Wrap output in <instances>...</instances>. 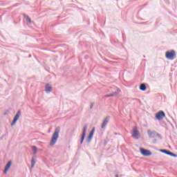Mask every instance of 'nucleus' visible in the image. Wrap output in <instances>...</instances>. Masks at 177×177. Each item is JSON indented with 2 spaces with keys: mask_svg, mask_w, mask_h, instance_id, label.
Returning a JSON list of instances; mask_svg holds the SVG:
<instances>
[{
  "mask_svg": "<svg viewBox=\"0 0 177 177\" xmlns=\"http://www.w3.org/2000/svg\"><path fill=\"white\" fill-rule=\"evenodd\" d=\"M147 134L149 136V138H156V136H157L160 139H162L161 134L158 133L156 131H151V130H147Z\"/></svg>",
  "mask_w": 177,
  "mask_h": 177,
  "instance_id": "obj_3",
  "label": "nucleus"
},
{
  "mask_svg": "<svg viewBox=\"0 0 177 177\" xmlns=\"http://www.w3.org/2000/svg\"><path fill=\"white\" fill-rule=\"evenodd\" d=\"M95 133V127H93L91 131H90L86 140V143H91V142H92V139L93 138V134Z\"/></svg>",
  "mask_w": 177,
  "mask_h": 177,
  "instance_id": "obj_7",
  "label": "nucleus"
},
{
  "mask_svg": "<svg viewBox=\"0 0 177 177\" xmlns=\"http://www.w3.org/2000/svg\"><path fill=\"white\" fill-rule=\"evenodd\" d=\"M110 121V115L106 116L101 125L102 129H104L106 128V125L109 124V122Z\"/></svg>",
  "mask_w": 177,
  "mask_h": 177,
  "instance_id": "obj_10",
  "label": "nucleus"
},
{
  "mask_svg": "<svg viewBox=\"0 0 177 177\" xmlns=\"http://www.w3.org/2000/svg\"><path fill=\"white\" fill-rule=\"evenodd\" d=\"M114 96V95H113L112 93L111 94H107V95H105V97H113Z\"/></svg>",
  "mask_w": 177,
  "mask_h": 177,
  "instance_id": "obj_21",
  "label": "nucleus"
},
{
  "mask_svg": "<svg viewBox=\"0 0 177 177\" xmlns=\"http://www.w3.org/2000/svg\"><path fill=\"white\" fill-rule=\"evenodd\" d=\"M12 165V161H8V163L6 164L5 168H6L7 169H9V168H10V166Z\"/></svg>",
  "mask_w": 177,
  "mask_h": 177,
  "instance_id": "obj_17",
  "label": "nucleus"
},
{
  "mask_svg": "<svg viewBox=\"0 0 177 177\" xmlns=\"http://www.w3.org/2000/svg\"><path fill=\"white\" fill-rule=\"evenodd\" d=\"M18 120H19L18 119H17L16 118H14L11 123V127H13V125H15V124H16V122H17Z\"/></svg>",
  "mask_w": 177,
  "mask_h": 177,
  "instance_id": "obj_19",
  "label": "nucleus"
},
{
  "mask_svg": "<svg viewBox=\"0 0 177 177\" xmlns=\"http://www.w3.org/2000/svg\"><path fill=\"white\" fill-rule=\"evenodd\" d=\"M146 89H147V86H146L145 85V84H141L140 85V91H146Z\"/></svg>",
  "mask_w": 177,
  "mask_h": 177,
  "instance_id": "obj_12",
  "label": "nucleus"
},
{
  "mask_svg": "<svg viewBox=\"0 0 177 177\" xmlns=\"http://www.w3.org/2000/svg\"><path fill=\"white\" fill-rule=\"evenodd\" d=\"M165 117V113L163 111H160L156 114L155 118L158 120V121H161Z\"/></svg>",
  "mask_w": 177,
  "mask_h": 177,
  "instance_id": "obj_6",
  "label": "nucleus"
},
{
  "mask_svg": "<svg viewBox=\"0 0 177 177\" xmlns=\"http://www.w3.org/2000/svg\"><path fill=\"white\" fill-rule=\"evenodd\" d=\"M18 120H19L18 119H17L16 118H14L11 123V127H13V125H15V124H16V122H17Z\"/></svg>",
  "mask_w": 177,
  "mask_h": 177,
  "instance_id": "obj_20",
  "label": "nucleus"
},
{
  "mask_svg": "<svg viewBox=\"0 0 177 177\" xmlns=\"http://www.w3.org/2000/svg\"><path fill=\"white\" fill-rule=\"evenodd\" d=\"M2 139V137L0 138V140Z\"/></svg>",
  "mask_w": 177,
  "mask_h": 177,
  "instance_id": "obj_27",
  "label": "nucleus"
},
{
  "mask_svg": "<svg viewBox=\"0 0 177 177\" xmlns=\"http://www.w3.org/2000/svg\"><path fill=\"white\" fill-rule=\"evenodd\" d=\"M90 109H93V103H91L90 105Z\"/></svg>",
  "mask_w": 177,
  "mask_h": 177,
  "instance_id": "obj_23",
  "label": "nucleus"
},
{
  "mask_svg": "<svg viewBox=\"0 0 177 177\" xmlns=\"http://www.w3.org/2000/svg\"><path fill=\"white\" fill-rule=\"evenodd\" d=\"M165 57L169 60H175L176 59V53L174 50H168L165 53Z\"/></svg>",
  "mask_w": 177,
  "mask_h": 177,
  "instance_id": "obj_2",
  "label": "nucleus"
},
{
  "mask_svg": "<svg viewBox=\"0 0 177 177\" xmlns=\"http://www.w3.org/2000/svg\"><path fill=\"white\" fill-rule=\"evenodd\" d=\"M160 151L161 153H163L164 154H167V156H170L171 157H177V155L171 152V151H169L167 149H160Z\"/></svg>",
  "mask_w": 177,
  "mask_h": 177,
  "instance_id": "obj_9",
  "label": "nucleus"
},
{
  "mask_svg": "<svg viewBox=\"0 0 177 177\" xmlns=\"http://www.w3.org/2000/svg\"><path fill=\"white\" fill-rule=\"evenodd\" d=\"M20 115H21V112L20 111H18L14 118L19 120V118H20Z\"/></svg>",
  "mask_w": 177,
  "mask_h": 177,
  "instance_id": "obj_16",
  "label": "nucleus"
},
{
  "mask_svg": "<svg viewBox=\"0 0 177 177\" xmlns=\"http://www.w3.org/2000/svg\"><path fill=\"white\" fill-rule=\"evenodd\" d=\"M31 149L33 151V154H37V152L38 151V148H37L36 146H32Z\"/></svg>",
  "mask_w": 177,
  "mask_h": 177,
  "instance_id": "obj_14",
  "label": "nucleus"
},
{
  "mask_svg": "<svg viewBox=\"0 0 177 177\" xmlns=\"http://www.w3.org/2000/svg\"><path fill=\"white\" fill-rule=\"evenodd\" d=\"M24 16L25 19H26V21H28V23L31 24V23H32L31 18H30V17H28V15H24Z\"/></svg>",
  "mask_w": 177,
  "mask_h": 177,
  "instance_id": "obj_15",
  "label": "nucleus"
},
{
  "mask_svg": "<svg viewBox=\"0 0 177 177\" xmlns=\"http://www.w3.org/2000/svg\"><path fill=\"white\" fill-rule=\"evenodd\" d=\"M156 140H153V143H156Z\"/></svg>",
  "mask_w": 177,
  "mask_h": 177,
  "instance_id": "obj_24",
  "label": "nucleus"
},
{
  "mask_svg": "<svg viewBox=\"0 0 177 177\" xmlns=\"http://www.w3.org/2000/svg\"><path fill=\"white\" fill-rule=\"evenodd\" d=\"M50 91H52V86L49 85V84H47L46 85V93H50Z\"/></svg>",
  "mask_w": 177,
  "mask_h": 177,
  "instance_id": "obj_11",
  "label": "nucleus"
},
{
  "mask_svg": "<svg viewBox=\"0 0 177 177\" xmlns=\"http://www.w3.org/2000/svg\"><path fill=\"white\" fill-rule=\"evenodd\" d=\"M116 91L115 92H113L112 94L113 95V96H118V94L120 93V92H121V90L117 87H115Z\"/></svg>",
  "mask_w": 177,
  "mask_h": 177,
  "instance_id": "obj_13",
  "label": "nucleus"
},
{
  "mask_svg": "<svg viewBox=\"0 0 177 177\" xmlns=\"http://www.w3.org/2000/svg\"><path fill=\"white\" fill-rule=\"evenodd\" d=\"M6 114H8L7 113H5L4 115H6Z\"/></svg>",
  "mask_w": 177,
  "mask_h": 177,
  "instance_id": "obj_25",
  "label": "nucleus"
},
{
  "mask_svg": "<svg viewBox=\"0 0 177 177\" xmlns=\"http://www.w3.org/2000/svg\"><path fill=\"white\" fill-rule=\"evenodd\" d=\"M140 152L142 156H144V157H150V156L152 154L150 150L146 149L145 148H140Z\"/></svg>",
  "mask_w": 177,
  "mask_h": 177,
  "instance_id": "obj_4",
  "label": "nucleus"
},
{
  "mask_svg": "<svg viewBox=\"0 0 177 177\" xmlns=\"http://www.w3.org/2000/svg\"><path fill=\"white\" fill-rule=\"evenodd\" d=\"M87 130H88V124H85L83 127V131H82L81 140H80V145H82V143H84V140H85V136L86 135Z\"/></svg>",
  "mask_w": 177,
  "mask_h": 177,
  "instance_id": "obj_5",
  "label": "nucleus"
},
{
  "mask_svg": "<svg viewBox=\"0 0 177 177\" xmlns=\"http://www.w3.org/2000/svg\"><path fill=\"white\" fill-rule=\"evenodd\" d=\"M59 133H60V127H56L55 129V131L53 134L50 146H54V145H56V142H57V139H59Z\"/></svg>",
  "mask_w": 177,
  "mask_h": 177,
  "instance_id": "obj_1",
  "label": "nucleus"
},
{
  "mask_svg": "<svg viewBox=\"0 0 177 177\" xmlns=\"http://www.w3.org/2000/svg\"><path fill=\"white\" fill-rule=\"evenodd\" d=\"M8 171H9V169H6L5 167L4 170H3V174H7Z\"/></svg>",
  "mask_w": 177,
  "mask_h": 177,
  "instance_id": "obj_22",
  "label": "nucleus"
},
{
  "mask_svg": "<svg viewBox=\"0 0 177 177\" xmlns=\"http://www.w3.org/2000/svg\"><path fill=\"white\" fill-rule=\"evenodd\" d=\"M132 136L133 138H134V139H139V136H140V134L139 133V131L138 130V127H135L133 128Z\"/></svg>",
  "mask_w": 177,
  "mask_h": 177,
  "instance_id": "obj_8",
  "label": "nucleus"
},
{
  "mask_svg": "<svg viewBox=\"0 0 177 177\" xmlns=\"http://www.w3.org/2000/svg\"><path fill=\"white\" fill-rule=\"evenodd\" d=\"M35 166V160H34V158H32L31 160V168H34Z\"/></svg>",
  "mask_w": 177,
  "mask_h": 177,
  "instance_id": "obj_18",
  "label": "nucleus"
},
{
  "mask_svg": "<svg viewBox=\"0 0 177 177\" xmlns=\"http://www.w3.org/2000/svg\"><path fill=\"white\" fill-rule=\"evenodd\" d=\"M115 135H118L117 133H115Z\"/></svg>",
  "mask_w": 177,
  "mask_h": 177,
  "instance_id": "obj_26",
  "label": "nucleus"
}]
</instances>
